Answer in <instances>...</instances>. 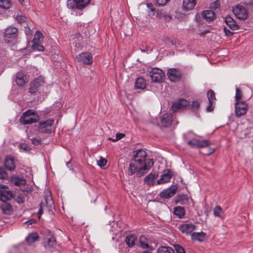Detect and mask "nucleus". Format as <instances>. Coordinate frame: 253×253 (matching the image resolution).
<instances>
[{
  "mask_svg": "<svg viewBox=\"0 0 253 253\" xmlns=\"http://www.w3.org/2000/svg\"><path fill=\"white\" fill-rule=\"evenodd\" d=\"M161 120L164 126H168L172 122V116L170 114H165L162 116Z\"/></svg>",
  "mask_w": 253,
  "mask_h": 253,
  "instance_id": "24",
  "label": "nucleus"
},
{
  "mask_svg": "<svg viewBox=\"0 0 253 253\" xmlns=\"http://www.w3.org/2000/svg\"><path fill=\"white\" fill-rule=\"evenodd\" d=\"M202 15L204 19L207 21H211L214 19L215 14L211 10H206L204 11Z\"/></svg>",
  "mask_w": 253,
  "mask_h": 253,
  "instance_id": "27",
  "label": "nucleus"
},
{
  "mask_svg": "<svg viewBox=\"0 0 253 253\" xmlns=\"http://www.w3.org/2000/svg\"><path fill=\"white\" fill-rule=\"evenodd\" d=\"M27 221H29V222L32 221V219L28 220Z\"/></svg>",
  "mask_w": 253,
  "mask_h": 253,
  "instance_id": "64",
  "label": "nucleus"
},
{
  "mask_svg": "<svg viewBox=\"0 0 253 253\" xmlns=\"http://www.w3.org/2000/svg\"><path fill=\"white\" fill-rule=\"evenodd\" d=\"M25 183V180L22 178L16 179L15 181V184L17 185H24Z\"/></svg>",
  "mask_w": 253,
  "mask_h": 253,
  "instance_id": "48",
  "label": "nucleus"
},
{
  "mask_svg": "<svg viewBox=\"0 0 253 253\" xmlns=\"http://www.w3.org/2000/svg\"><path fill=\"white\" fill-rule=\"evenodd\" d=\"M187 143L189 146L194 148H204L208 147L210 145V143L207 140H200L197 139L189 140Z\"/></svg>",
  "mask_w": 253,
  "mask_h": 253,
  "instance_id": "10",
  "label": "nucleus"
},
{
  "mask_svg": "<svg viewBox=\"0 0 253 253\" xmlns=\"http://www.w3.org/2000/svg\"><path fill=\"white\" fill-rule=\"evenodd\" d=\"M39 120V116L34 110H28L25 112L20 119V122L24 125L35 123Z\"/></svg>",
  "mask_w": 253,
  "mask_h": 253,
  "instance_id": "3",
  "label": "nucleus"
},
{
  "mask_svg": "<svg viewBox=\"0 0 253 253\" xmlns=\"http://www.w3.org/2000/svg\"><path fill=\"white\" fill-rule=\"evenodd\" d=\"M79 62L85 64L90 65L92 62V57L90 53L83 52L76 56Z\"/></svg>",
  "mask_w": 253,
  "mask_h": 253,
  "instance_id": "12",
  "label": "nucleus"
},
{
  "mask_svg": "<svg viewBox=\"0 0 253 253\" xmlns=\"http://www.w3.org/2000/svg\"><path fill=\"white\" fill-rule=\"evenodd\" d=\"M140 253H151V252L149 251H143Z\"/></svg>",
  "mask_w": 253,
  "mask_h": 253,
  "instance_id": "60",
  "label": "nucleus"
},
{
  "mask_svg": "<svg viewBox=\"0 0 253 253\" xmlns=\"http://www.w3.org/2000/svg\"><path fill=\"white\" fill-rule=\"evenodd\" d=\"M192 106L194 109H198L200 106L199 101L197 100H194L193 101Z\"/></svg>",
  "mask_w": 253,
  "mask_h": 253,
  "instance_id": "47",
  "label": "nucleus"
},
{
  "mask_svg": "<svg viewBox=\"0 0 253 253\" xmlns=\"http://www.w3.org/2000/svg\"><path fill=\"white\" fill-rule=\"evenodd\" d=\"M169 0H156V4L158 6L165 5Z\"/></svg>",
  "mask_w": 253,
  "mask_h": 253,
  "instance_id": "44",
  "label": "nucleus"
},
{
  "mask_svg": "<svg viewBox=\"0 0 253 253\" xmlns=\"http://www.w3.org/2000/svg\"><path fill=\"white\" fill-rule=\"evenodd\" d=\"M2 211L4 214L9 215L13 212V209L11 205L5 203L2 206Z\"/></svg>",
  "mask_w": 253,
  "mask_h": 253,
  "instance_id": "30",
  "label": "nucleus"
},
{
  "mask_svg": "<svg viewBox=\"0 0 253 253\" xmlns=\"http://www.w3.org/2000/svg\"><path fill=\"white\" fill-rule=\"evenodd\" d=\"M140 247L142 249H149V248H151V247L147 243H145L144 242H142L140 241Z\"/></svg>",
  "mask_w": 253,
  "mask_h": 253,
  "instance_id": "49",
  "label": "nucleus"
},
{
  "mask_svg": "<svg viewBox=\"0 0 253 253\" xmlns=\"http://www.w3.org/2000/svg\"><path fill=\"white\" fill-rule=\"evenodd\" d=\"M196 0H183L182 8L184 11L191 10L196 5Z\"/></svg>",
  "mask_w": 253,
  "mask_h": 253,
  "instance_id": "21",
  "label": "nucleus"
},
{
  "mask_svg": "<svg viewBox=\"0 0 253 253\" xmlns=\"http://www.w3.org/2000/svg\"><path fill=\"white\" fill-rule=\"evenodd\" d=\"M34 222H24V225H32Z\"/></svg>",
  "mask_w": 253,
  "mask_h": 253,
  "instance_id": "59",
  "label": "nucleus"
},
{
  "mask_svg": "<svg viewBox=\"0 0 253 253\" xmlns=\"http://www.w3.org/2000/svg\"><path fill=\"white\" fill-rule=\"evenodd\" d=\"M249 106L245 101L236 102L235 104V113L237 117L240 118L247 113Z\"/></svg>",
  "mask_w": 253,
  "mask_h": 253,
  "instance_id": "8",
  "label": "nucleus"
},
{
  "mask_svg": "<svg viewBox=\"0 0 253 253\" xmlns=\"http://www.w3.org/2000/svg\"><path fill=\"white\" fill-rule=\"evenodd\" d=\"M136 237L133 235H128L126 237L125 242L129 247H132L135 244Z\"/></svg>",
  "mask_w": 253,
  "mask_h": 253,
  "instance_id": "35",
  "label": "nucleus"
},
{
  "mask_svg": "<svg viewBox=\"0 0 253 253\" xmlns=\"http://www.w3.org/2000/svg\"><path fill=\"white\" fill-rule=\"evenodd\" d=\"M207 234L202 231L200 232H193L191 234V240L193 241H198L200 242L205 241Z\"/></svg>",
  "mask_w": 253,
  "mask_h": 253,
  "instance_id": "22",
  "label": "nucleus"
},
{
  "mask_svg": "<svg viewBox=\"0 0 253 253\" xmlns=\"http://www.w3.org/2000/svg\"><path fill=\"white\" fill-rule=\"evenodd\" d=\"M214 151V149L210 148L209 149V152L207 154L208 155H210L213 153Z\"/></svg>",
  "mask_w": 253,
  "mask_h": 253,
  "instance_id": "57",
  "label": "nucleus"
},
{
  "mask_svg": "<svg viewBox=\"0 0 253 253\" xmlns=\"http://www.w3.org/2000/svg\"><path fill=\"white\" fill-rule=\"evenodd\" d=\"M107 163V160L101 156L100 157L99 159L97 161V165L101 168H103L106 165Z\"/></svg>",
  "mask_w": 253,
  "mask_h": 253,
  "instance_id": "40",
  "label": "nucleus"
},
{
  "mask_svg": "<svg viewBox=\"0 0 253 253\" xmlns=\"http://www.w3.org/2000/svg\"><path fill=\"white\" fill-rule=\"evenodd\" d=\"M171 176V171L170 169L167 170L161 175V178L157 181V184H161L169 182Z\"/></svg>",
  "mask_w": 253,
  "mask_h": 253,
  "instance_id": "20",
  "label": "nucleus"
},
{
  "mask_svg": "<svg viewBox=\"0 0 253 253\" xmlns=\"http://www.w3.org/2000/svg\"><path fill=\"white\" fill-rule=\"evenodd\" d=\"M219 3V2H218L217 1H216V2H215V3L217 6H218V5H219V3Z\"/></svg>",
  "mask_w": 253,
  "mask_h": 253,
  "instance_id": "63",
  "label": "nucleus"
},
{
  "mask_svg": "<svg viewBox=\"0 0 253 253\" xmlns=\"http://www.w3.org/2000/svg\"><path fill=\"white\" fill-rule=\"evenodd\" d=\"M5 166L7 169L13 170L15 168L13 159L10 157H6L5 160Z\"/></svg>",
  "mask_w": 253,
  "mask_h": 253,
  "instance_id": "29",
  "label": "nucleus"
},
{
  "mask_svg": "<svg viewBox=\"0 0 253 253\" xmlns=\"http://www.w3.org/2000/svg\"><path fill=\"white\" fill-rule=\"evenodd\" d=\"M149 77L154 83H161L165 77V73L159 68H153L149 72Z\"/></svg>",
  "mask_w": 253,
  "mask_h": 253,
  "instance_id": "6",
  "label": "nucleus"
},
{
  "mask_svg": "<svg viewBox=\"0 0 253 253\" xmlns=\"http://www.w3.org/2000/svg\"><path fill=\"white\" fill-rule=\"evenodd\" d=\"M176 253H186L184 248L179 244L174 246Z\"/></svg>",
  "mask_w": 253,
  "mask_h": 253,
  "instance_id": "41",
  "label": "nucleus"
},
{
  "mask_svg": "<svg viewBox=\"0 0 253 253\" xmlns=\"http://www.w3.org/2000/svg\"><path fill=\"white\" fill-rule=\"evenodd\" d=\"M56 243V240L53 237L48 238L47 241L44 243L45 248H51L53 247Z\"/></svg>",
  "mask_w": 253,
  "mask_h": 253,
  "instance_id": "37",
  "label": "nucleus"
},
{
  "mask_svg": "<svg viewBox=\"0 0 253 253\" xmlns=\"http://www.w3.org/2000/svg\"><path fill=\"white\" fill-rule=\"evenodd\" d=\"M135 86L138 89H144L146 86L144 79L143 78H138L135 81Z\"/></svg>",
  "mask_w": 253,
  "mask_h": 253,
  "instance_id": "31",
  "label": "nucleus"
},
{
  "mask_svg": "<svg viewBox=\"0 0 253 253\" xmlns=\"http://www.w3.org/2000/svg\"><path fill=\"white\" fill-rule=\"evenodd\" d=\"M32 143L35 145H38L41 143L42 139L40 138H33L31 139Z\"/></svg>",
  "mask_w": 253,
  "mask_h": 253,
  "instance_id": "45",
  "label": "nucleus"
},
{
  "mask_svg": "<svg viewBox=\"0 0 253 253\" xmlns=\"http://www.w3.org/2000/svg\"><path fill=\"white\" fill-rule=\"evenodd\" d=\"M242 90L237 87L236 88V94L235 96L236 102L242 101L241 100L242 99Z\"/></svg>",
  "mask_w": 253,
  "mask_h": 253,
  "instance_id": "39",
  "label": "nucleus"
},
{
  "mask_svg": "<svg viewBox=\"0 0 253 253\" xmlns=\"http://www.w3.org/2000/svg\"><path fill=\"white\" fill-rule=\"evenodd\" d=\"M27 144H26L25 143H22V144H20V145H19V148L21 149H23L24 150H26L27 149Z\"/></svg>",
  "mask_w": 253,
  "mask_h": 253,
  "instance_id": "53",
  "label": "nucleus"
},
{
  "mask_svg": "<svg viewBox=\"0 0 253 253\" xmlns=\"http://www.w3.org/2000/svg\"><path fill=\"white\" fill-rule=\"evenodd\" d=\"M215 216L219 217L221 219H223L224 213L222 208L219 206H216L213 209Z\"/></svg>",
  "mask_w": 253,
  "mask_h": 253,
  "instance_id": "32",
  "label": "nucleus"
},
{
  "mask_svg": "<svg viewBox=\"0 0 253 253\" xmlns=\"http://www.w3.org/2000/svg\"><path fill=\"white\" fill-rule=\"evenodd\" d=\"M26 19H27V18L25 16H23V15H19V16H17L16 17L17 21L20 23H23V22H24L25 21H26Z\"/></svg>",
  "mask_w": 253,
  "mask_h": 253,
  "instance_id": "46",
  "label": "nucleus"
},
{
  "mask_svg": "<svg viewBox=\"0 0 253 253\" xmlns=\"http://www.w3.org/2000/svg\"><path fill=\"white\" fill-rule=\"evenodd\" d=\"M166 13H165L162 10H158L157 12V15L158 17L160 18H162L164 17V15Z\"/></svg>",
  "mask_w": 253,
  "mask_h": 253,
  "instance_id": "50",
  "label": "nucleus"
},
{
  "mask_svg": "<svg viewBox=\"0 0 253 253\" xmlns=\"http://www.w3.org/2000/svg\"><path fill=\"white\" fill-rule=\"evenodd\" d=\"M25 31L26 35H31V30L29 27H25Z\"/></svg>",
  "mask_w": 253,
  "mask_h": 253,
  "instance_id": "55",
  "label": "nucleus"
},
{
  "mask_svg": "<svg viewBox=\"0 0 253 253\" xmlns=\"http://www.w3.org/2000/svg\"><path fill=\"white\" fill-rule=\"evenodd\" d=\"M208 98L209 101V105L207 107L208 112H211L214 109V101L215 100V96L214 92L211 90H209L207 93Z\"/></svg>",
  "mask_w": 253,
  "mask_h": 253,
  "instance_id": "18",
  "label": "nucleus"
},
{
  "mask_svg": "<svg viewBox=\"0 0 253 253\" xmlns=\"http://www.w3.org/2000/svg\"><path fill=\"white\" fill-rule=\"evenodd\" d=\"M7 177V174L5 172L4 169L2 168H0V179H4Z\"/></svg>",
  "mask_w": 253,
  "mask_h": 253,
  "instance_id": "43",
  "label": "nucleus"
},
{
  "mask_svg": "<svg viewBox=\"0 0 253 253\" xmlns=\"http://www.w3.org/2000/svg\"><path fill=\"white\" fill-rule=\"evenodd\" d=\"M147 7L149 9L151 12H149V15L151 16H154L155 14V9L153 7V5L151 3H148L147 4Z\"/></svg>",
  "mask_w": 253,
  "mask_h": 253,
  "instance_id": "42",
  "label": "nucleus"
},
{
  "mask_svg": "<svg viewBox=\"0 0 253 253\" xmlns=\"http://www.w3.org/2000/svg\"><path fill=\"white\" fill-rule=\"evenodd\" d=\"M11 2L8 0H0V7L3 9H8L10 7Z\"/></svg>",
  "mask_w": 253,
  "mask_h": 253,
  "instance_id": "38",
  "label": "nucleus"
},
{
  "mask_svg": "<svg viewBox=\"0 0 253 253\" xmlns=\"http://www.w3.org/2000/svg\"><path fill=\"white\" fill-rule=\"evenodd\" d=\"M13 196V193L10 191H2L0 192V200L3 202L10 200Z\"/></svg>",
  "mask_w": 253,
  "mask_h": 253,
  "instance_id": "25",
  "label": "nucleus"
},
{
  "mask_svg": "<svg viewBox=\"0 0 253 253\" xmlns=\"http://www.w3.org/2000/svg\"><path fill=\"white\" fill-rule=\"evenodd\" d=\"M158 253H175L174 251L170 247L161 246L157 250Z\"/></svg>",
  "mask_w": 253,
  "mask_h": 253,
  "instance_id": "33",
  "label": "nucleus"
},
{
  "mask_svg": "<svg viewBox=\"0 0 253 253\" xmlns=\"http://www.w3.org/2000/svg\"><path fill=\"white\" fill-rule=\"evenodd\" d=\"M18 35V29L15 27H7L3 33L4 40L5 42L13 44L16 41Z\"/></svg>",
  "mask_w": 253,
  "mask_h": 253,
  "instance_id": "4",
  "label": "nucleus"
},
{
  "mask_svg": "<svg viewBox=\"0 0 253 253\" xmlns=\"http://www.w3.org/2000/svg\"><path fill=\"white\" fill-rule=\"evenodd\" d=\"M70 163V162H68V163H66V165H67V166L68 168H69V167H70V166H69Z\"/></svg>",
  "mask_w": 253,
  "mask_h": 253,
  "instance_id": "61",
  "label": "nucleus"
},
{
  "mask_svg": "<svg viewBox=\"0 0 253 253\" xmlns=\"http://www.w3.org/2000/svg\"><path fill=\"white\" fill-rule=\"evenodd\" d=\"M43 35L39 31H37L35 37L31 42V45L29 43V46H31L33 50L42 51L44 49L43 46L41 44V39H42Z\"/></svg>",
  "mask_w": 253,
  "mask_h": 253,
  "instance_id": "7",
  "label": "nucleus"
},
{
  "mask_svg": "<svg viewBox=\"0 0 253 253\" xmlns=\"http://www.w3.org/2000/svg\"><path fill=\"white\" fill-rule=\"evenodd\" d=\"M39 237L38 234L36 232H33L29 234V235L26 238L25 240L27 243L31 245L36 241L39 240Z\"/></svg>",
  "mask_w": 253,
  "mask_h": 253,
  "instance_id": "28",
  "label": "nucleus"
},
{
  "mask_svg": "<svg viewBox=\"0 0 253 253\" xmlns=\"http://www.w3.org/2000/svg\"><path fill=\"white\" fill-rule=\"evenodd\" d=\"M2 188H7V187L5 185H3L2 186H1Z\"/></svg>",
  "mask_w": 253,
  "mask_h": 253,
  "instance_id": "62",
  "label": "nucleus"
},
{
  "mask_svg": "<svg viewBox=\"0 0 253 253\" xmlns=\"http://www.w3.org/2000/svg\"><path fill=\"white\" fill-rule=\"evenodd\" d=\"M21 3L22 5H26V3L28 2L27 0H18Z\"/></svg>",
  "mask_w": 253,
  "mask_h": 253,
  "instance_id": "56",
  "label": "nucleus"
},
{
  "mask_svg": "<svg viewBox=\"0 0 253 253\" xmlns=\"http://www.w3.org/2000/svg\"><path fill=\"white\" fill-rule=\"evenodd\" d=\"M224 31L225 32V34L227 36H230L233 34L232 32L230 31L228 29H227L226 27L224 28Z\"/></svg>",
  "mask_w": 253,
  "mask_h": 253,
  "instance_id": "52",
  "label": "nucleus"
},
{
  "mask_svg": "<svg viewBox=\"0 0 253 253\" xmlns=\"http://www.w3.org/2000/svg\"><path fill=\"white\" fill-rule=\"evenodd\" d=\"M188 104V102L186 100L180 99L175 102L171 106L173 111H177L181 109H184Z\"/></svg>",
  "mask_w": 253,
  "mask_h": 253,
  "instance_id": "17",
  "label": "nucleus"
},
{
  "mask_svg": "<svg viewBox=\"0 0 253 253\" xmlns=\"http://www.w3.org/2000/svg\"><path fill=\"white\" fill-rule=\"evenodd\" d=\"M176 187L172 186L169 188L164 190L160 193V196L164 199H169L173 197L176 193Z\"/></svg>",
  "mask_w": 253,
  "mask_h": 253,
  "instance_id": "16",
  "label": "nucleus"
},
{
  "mask_svg": "<svg viewBox=\"0 0 253 253\" xmlns=\"http://www.w3.org/2000/svg\"><path fill=\"white\" fill-rule=\"evenodd\" d=\"M124 136L125 134L122 133H117L116 135L117 139H118V140L124 137Z\"/></svg>",
  "mask_w": 253,
  "mask_h": 253,
  "instance_id": "51",
  "label": "nucleus"
},
{
  "mask_svg": "<svg viewBox=\"0 0 253 253\" xmlns=\"http://www.w3.org/2000/svg\"><path fill=\"white\" fill-rule=\"evenodd\" d=\"M175 202L176 203L179 204L180 205H185L188 203V199L185 195H180L176 198Z\"/></svg>",
  "mask_w": 253,
  "mask_h": 253,
  "instance_id": "36",
  "label": "nucleus"
},
{
  "mask_svg": "<svg viewBox=\"0 0 253 253\" xmlns=\"http://www.w3.org/2000/svg\"><path fill=\"white\" fill-rule=\"evenodd\" d=\"M167 76L169 80L171 82H176L180 78V71L175 68L169 69L167 72Z\"/></svg>",
  "mask_w": 253,
  "mask_h": 253,
  "instance_id": "14",
  "label": "nucleus"
},
{
  "mask_svg": "<svg viewBox=\"0 0 253 253\" xmlns=\"http://www.w3.org/2000/svg\"><path fill=\"white\" fill-rule=\"evenodd\" d=\"M91 0H68L67 1V5L68 8L74 9H82L84 8Z\"/></svg>",
  "mask_w": 253,
  "mask_h": 253,
  "instance_id": "5",
  "label": "nucleus"
},
{
  "mask_svg": "<svg viewBox=\"0 0 253 253\" xmlns=\"http://www.w3.org/2000/svg\"><path fill=\"white\" fill-rule=\"evenodd\" d=\"M163 18L165 20L169 21L171 20V17L170 15H167V14H165V15H164Z\"/></svg>",
  "mask_w": 253,
  "mask_h": 253,
  "instance_id": "54",
  "label": "nucleus"
},
{
  "mask_svg": "<svg viewBox=\"0 0 253 253\" xmlns=\"http://www.w3.org/2000/svg\"><path fill=\"white\" fill-rule=\"evenodd\" d=\"M28 82L27 76L23 72L20 71L16 74L15 82L18 86H23Z\"/></svg>",
  "mask_w": 253,
  "mask_h": 253,
  "instance_id": "15",
  "label": "nucleus"
},
{
  "mask_svg": "<svg viewBox=\"0 0 253 253\" xmlns=\"http://www.w3.org/2000/svg\"><path fill=\"white\" fill-rule=\"evenodd\" d=\"M232 11L239 19L245 20L248 16V12L247 9L241 5H237L233 7Z\"/></svg>",
  "mask_w": 253,
  "mask_h": 253,
  "instance_id": "9",
  "label": "nucleus"
},
{
  "mask_svg": "<svg viewBox=\"0 0 253 253\" xmlns=\"http://www.w3.org/2000/svg\"><path fill=\"white\" fill-rule=\"evenodd\" d=\"M225 22L227 26L232 30H236L238 29L239 26L235 21V20L230 16H227L225 18Z\"/></svg>",
  "mask_w": 253,
  "mask_h": 253,
  "instance_id": "23",
  "label": "nucleus"
},
{
  "mask_svg": "<svg viewBox=\"0 0 253 253\" xmlns=\"http://www.w3.org/2000/svg\"><path fill=\"white\" fill-rule=\"evenodd\" d=\"M54 121L51 119H48L39 124L38 130L42 133H50L51 127Z\"/></svg>",
  "mask_w": 253,
  "mask_h": 253,
  "instance_id": "11",
  "label": "nucleus"
},
{
  "mask_svg": "<svg viewBox=\"0 0 253 253\" xmlns=\"http://www.w3.org/2000/svg\"><path fill=\"white\" fill-rule=\"evenodd\" d=\"M43 83V81L42 78H38L33 81L30 84L29 91L31 93H35L38 90L40 86L42 85Z\"/></svg>",
  "mask_w": 253,
  "mask_h": 253,
  "instance_id": "19",
  "label": "nucleus"
},
{
  "mask_svg": "<svg viewBox=\"0 0 253 253\" xmlns=\"http://www.w3.org/2000/svg\"><path fill=\"white\" fill-rule=\"evenodd\" d=\"M133 160L129 164L128 174L132 175L135 174L136 176L140 177L143 176L153 166L152 159H146V152L142 149H138L133 152Z\"/></svg>",
  "mask_w": 253,
  "mask_h": 253,
  "instance_id": "1",
  "label": "nucleus"
},
{
  "mask_svg": "<svg viewBox=\"0 0 253 253\" xmlns=\"http://www.w3.org/2000/svg\"><path fill=\"white\" fill-rule=\"evenodd\" d=\"M109 139L112 140L113 142H116L118 140L117 139L116 136L115 137V138H109Z\"/></svg>",
  "mask_w": 253,
  "mask_h": 253,
  "instance_id": "58",
  "label": "nucleus"
},
{
  "mask_svg": "<svg viewBox=\"0 0 253 253\" xmlns=\"http://www.w3.org/2000/svg\"><path fill=\"white\" fill-rule=\"evenodd\" d=\"M179 231L186 235H190L193 233V231L195 230V225L190 223L183 224L178 227Z\"/></svg>",
  "mask_w": 253,
  "mask_h": 253,
  "instance_id": "13",
  "label": "nucleus"
},
{
  "mask_svg": "<svg viewBox=\"0 0 253 253\" xmlns=\"http://www.w3.org/2000/svg\"><path fill=\"white\" fill-rule=\"evenodd\" d=\"M174 213L179 218H182L185 214V210L183 207L177 206L174 209Z\"/></svg>",
  "mask_w": 253,
  "mask_h": 253,
  "instance_id": "34",
  "label": "nucleus"
},
{
  "mask_svg": "<svg viewBox=\"0 0 253 253\" xmlns=\"http://www.w3.org/2000/svg\"><path fill=\"white\" fill-rule=\"evenodd\" d=\"M158 174L157 173L151 172L144 178V182L148 185L151 186L153 185L154 181L158 177Z\"/></svg>",
  "mask_w": 253,
  "mask_h": 253,
  "instance_id": "26",
  "label": "nucleus"
},
{
  "mask_svg": "<svg viewBox=\"0 0 253 253\" xmlns=\"http://www.w3.org/2000/svg\"><path fill=\"white\" fill-rule=\"evenodd\" d=\"M54 207L53 201L50 196L45 197V203H41L40 208L38 211V217L42 220H53V212L52 209Z\"/></svg>",
  "mask_w": 253,
  "mask_h": 253,
  "instance_id": "2",
  "label": "nucleus"
}]
</instances>
